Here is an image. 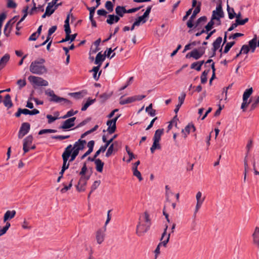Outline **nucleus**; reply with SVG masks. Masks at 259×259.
I'll list each match as a JSON object with an SVG mask.
<instances>
[{"label": "nucleus", "mask_w": 259, "mask_h": 259, "mask_svg": "<svg viewBox=\"0 0 259 259\" xmlns=\"http://www.w3.org/2000/svg\"><path fill=\"white\" fill-rule=\"evenodd\" d=\"M45 62V59L43 58L32 62L30 65V71L33 74L38 75H41L47 72V68L44 65H42Z\"/></svg>", "instance_id": "1"}, {"label": "nucleus", "mask_w": 259, "mask_h": 259, "mask_svg": "<svg viewBox=\"0 0 259 259\" xmlns=\"http://www.w3.org/2000/svg\"><path fill=\"white\" fill-rule=\"evenodd\" d=\"M45 94L51 97L49 99L50 102L55 103H61V102H64V103L66 104L67 105L71 106L72 105V102L70 100L57 96L55 94L54 91L50 89H48L45 91Z\"/></svg>", "instance_id": "2"}, {"label": "nucleus", "mask_w": 259, "mask_h": 259, "mask_svg": "<svg viewBox=\"0 0 259 259\" xmlns=\"http://www.w3.org/2000/svg\"><path fill=\"white\" fill-rule=\"evenodd\" d=\"M224 17V12L222 9L221 2L217 5L216 10L213 11L212 15V20H217L219 21V24H221L220 18Z\"/></svg>", "instance_id": "3"}, {"label": "nucleus", "mask_w": 259, "mask_h": 259, "mask_svg": "<svg viewBox=\"0 0 259 259\" xmlns=\"http://www.w3.org/2000/svg\"><path fill=\"white\" fill-rule=\"evenodd\" d=\"M147 225L143 223L141 220V217H140L139 222L136 228V234L139 236L143 235L146 233L150 229L147 228Z\"/></svg>", "instance_id": "4"}, {"label": "nucleus", "mask_w": 259, "mask_h": 259, "mask_svg": "<svg viewBox=\"0 0 259 259\" xmlns=\"http://www.w3.org/2000/svg\"><path fill=\"white\" fill-rule=\"evenodd\" d=\"M28 80L37 86H47L48 85V81L44 79L41 77L30 75L28 77Z\"/></svg>", "instance_id": "5"}, {"label": "nucleus", "mask_w": 259, "mask_h": 259, "mask_svg": "<svg viewBox=\"0 0 259 259\" xmlns=\"http://www.w3.org/2000/svg\"><path fill=\"white\" fill-rule=\"evenodd\" d=\"M30 128V125L28 122L22 123L18 133V138L22 139L29 132Z\"/></svg>", "instance_id": "6"}, {"label": "nucleus", "mask_w": 259, "mask_h": 259, "mask_svg": "<svg viewBox=\"0 0 259 259\" xmlns=\"http://www.w3.org/2000/svg\"><path fill=\"white\" fill-rule=\"evenodd\" d=\"M76 117H73L63 121L62 125L59 126V129L65 130L71 128L74 125V121Z\"/></svg>", "instance_id": "7"}, {"label": "nucleus", "mask_w": 259, "mask_h": 259, "mask_svg": "<svg viewBox=\"0 0 259 259\" xmlns=\"http://www.w3.org/2000/svg\"><path fill=\"white\" fill-rule=\"evenodd\" d=\"M70 152L69 151H66V152H63L62 157L63 159V165L62 167V169L63 170H66L69 168V161L68 162V160L70 157Z\"/></svg>", "instance_id": "8"}, {"label": "nucleus", "mask_w": 259, "mask_h": 259, "mask_svg": "<svg viewBox=\"0 0 259 259\" xmlns=\"http://www.w3.org/2000/svg\"><path fill=\"white\" fill-rule=\"evenodd\" d=\"M86 143L87 142L85 140L80 139L75 142L73 147H72V149L79 152V151L82 150L84 148Z\"/></svg>", "instance_id": "9"}, {"label": "nucleus", "mask_w": 259, "mask_h": 259, "mask_svg": "<svg viewBox=\"0 0 259 259\" xmlns=\"http://www.w3.org/2000/svg\"><path fill=\"white\" fill-rule=\"evenodd\" d=\"M222 41V37L219 36L217 37V38L213 41L212 43L213 48H212V51H213V53H211L209 56L210 58L213 57L216 55V51L219 49L220 47Z\"/></svg>", "instance_id": "10"}, {"label": "nucleus", "mask_w": 259, "mask_h": 259, "mask_svg": "<svg viewBox=\"0 0 259 259\" xmlns=\"http://www.w3.org/2000/svg\"><path fill=\"white\" fill-rule=\"evenodd\" d=\"M32 141L33 137L32 135L28 136L23 140V150L24 153H26L29 151V148L28 146L30 145L32 143Z\"/></svg>", "instance_id": "11"}, {"label": "nucleus", "mask_w": 259, "mask_h": 259, "mask_svg": "<svg viewBox=\"0 0 259 259\" xmlns=\"http://www.w3.org/2000/svg\"><path fill=\"white\" fill-rule=\"evenodd\" d=\"M66 151H68L70 152V158L69 160V162H72V161H74L75 160V158L76 157V156L79 154V152L72 149V146L71 144H70L67 146V147L65 149V150L64 152H66Z\"/></svg>", "instance_id": "12"}, {"label": "nucleus", "mask_w": 259, "mask_h": 259, "mask_svg": "<svg viewBox=\"0 0 259 259\" xmlns=\"http://www.w3.org/2000/svg\"><path fill=\"white\" fill-rule=\"evenodd\" d=\"M105 231L106 228L104 229H100L96 232V238L97 243L99 244H101L104 240Z\"/></svg>", "instance_id": "13"}, {"label": "nucleus", "mask_w": 259, "mask_h": 259, "mask_svg": "<svg viewBox=\"0 0 259 259\" xmlns=\"http://www.w3.org/2000/svg\"><path fill=\"white\" fill-rule=\"evenodd\" d=\"M87 184V182H86V180H83V177H81L79 180L77 185H76V190L78 192L84 191Z\"/></svg>", "instance_id": "14"}, {"label": "nucleus", "mask_w": 259, "mask_h": 259, "mask_svg": "<svg viewBox=\"0 0 259 259\" xmlns=\"http://www.w3.org/2000/svg\"><path fill=\"white\" fill-rule=\"evenodd\" d=\"M106 58V52H105L104 54L102 55L101 52H99L97 54L94 63L97 65V66L101 67L103 62L105 60Z\"/></svg>", "instance_id": "15"}, {"label": "nucleus", "mask_w": 259, "mask_h": 259, "mask_svg": "<svg viewBox=\"0 0 259 259\" xmlns=\"http://www.w3.org/2000/svg\"><path fill=\"white\" fill-rule=\"evenodd\" d=\"M114 120H108L107 121V125L108 126L107 131L109 134L114 133L116 129V123L114 122Z\"/></svg>", "instance_id": "16"}, {"label": "nucleus", "mask_w": 259, "mask_h": 259, "mask_svg": "<svg viewBox=\"0 0 259 259\" xmlns=\"http://www.w3.org/2000/svg\"><path fill=\"white\" fill-rule=\"evenodd\" d=\"M16 212L15 210H7L4 216V222L7 223V221L14 218L16 215Z\"/></svg>", "instance_id": "17"}, {"label": "nucleus", "mask_w": 259, "mask_h": 259, "mask_svg": "<svg viewBox=\"0 0 259 259\" xmlns=\"http://www.w3.org/2000/svg\"><path fill=\"white\" fill-rule=\"evenodd\" d=\"M120 18L117 15L109 14L108 15V19L106 20V22L109 25H112L114 23L118 22Z\"/></svg>", "instance_id": "18"}, {"label": "nucleus", "mask_w": 259, "mask_h": 259, "mask_svg": "<svg viewBox=\"0 0 259 259\" xmlns=\"http://www.w3.org/2000/svg\"><path fill=\"white\" fill-rule=\"evenodd\" d=\"M253 243L259 248V227H256L252 234Z\"/></svg>", "instance_id": "19"}, {"label": "nucleus", "mask_w": 259, "mask_h": 259, "mask_svg": "<svg viewBox=\"0 0 259 259\" xmlns=\"http://www.w3.org/2000/svg\"><path fill=\"white\" fill-rule=\"evenodd\" d=\"M140 217H141V219L143 218V220H144V223H145L147 225V229H150V226L151 225V219L150 218V215L149 214V213H148L147 211H145L144 214H143L142 216H141Z\"/></svg>", "instance_id": "20"}, {"label": "nucleus", "mask_w": 259, "mask_h": 259, "mask_svg": "<svg viewBox=\"0 0 259 259\" xmlns=\"http://www.w3.org/2000/svg\"><path fill=\"white\" fill-rule=\"evenodd\" d=\"M207 21V17L205 16L200 17L197 20L195 25V28H197V29H199L202 27V25L204 23H205Z\"/></svg>", "instance_id": "21"}, {"label": "nucleus", "mask_w": 259, "mask_h": 259, "mask_svg": "<svg viewBox=\"0 0 259 259\" xmlns=\"http://www.w3.org/2000/svg\"><path fill=\"white\" fill-rule=\"evenodd\" d=\"M191 129L192 130L193 132H195L196 131V128L192 123H188V124L185 127V129L182 130V133H184V132H186V133H185V138H186L187 135L190 134Z\"/></svg>", "instance_id": "22"}, {"label": "nucleus", "mask_w": 259, "mask_h": 259, "mask_svg": "<svg viewBox=\"0 0 259 259\" xmlns=\"http://www.w3.org/2000/svg\"><path fill=\"white\" fill-rule=\"evenodd\" d=\"M10 59V56L9 54H6L0 59V67L4 68L6 65L7 63L9 62Z\"/></svg>", "instance_id": "23"}, {"label": "nucleus", "mask_w": 259, "mask_h": 259, "mask_svg": "<svg viewBox=\"0 0 259 259\" xmlns=\"http://www.w3.org/2000/svg\"><path fill=\"white\" fill-rule=\"evenodd\" d=\"M100 68V67H99V66H94L93 68V69L90 71V72H93V78L96 81H97L99 80L100 76L101 74L102 71H100L99 72L98 75H97L98 72L99 71Z\"/></svg>", "instance_id": "24"}, {"label": "nucleus", "mask_w": 259, "mask_h": 259, "mask_svg": "<svg viewBox=\"0 0 259 259\" xmlns=\"http://www.w3.org/2000/svg\"><path fill=\"white\" fill-rule=\"evenodd\" d=\"M3 103L4 105L7 107L8 109L11 108L13 104L11 101V96L9 94H7L5 97V99L3 101Z\"/></svg>", "instance_id": "25"}, {"label": "nucleus", "mask_w": 259, "mask_h": 259, "mask_svg": "<svg viewBox=\"0 0 259 259\" xmlns=\"http://www.w3.org/2000/svg\"><path fill=\"white\" fill-rule=\"evenodd\" d=\"M164 130L163 128H159L157 130L154 134L153 140L159 142L161 140V137L163 133Z\"/></svg>", "instance_id": "26"}, {"label": "nucleus", "mask_w": 259, "mask_h": 259, "mask_svg": "<svg viewBox=\"0 0 259 259\" xmlns=\"http://www.w3.org/2000/svg\"><path fill=\"white\" fill-rule=\"evenodd\" d=\"M95 163L96 164V169L97 171L99 172H102L103 171L104 163L102 161L101 159L98 158L96 160Z\"/></svg>", "instance_id": "27"}, {"label": "nucleus", "mask_w": 259, "mask_h": 259, "mask_svg": "<svg viewBox=\"0 0 259 259\" xmlns=\"http://www.w3.org/2000/svg\"><path fill=\"white\" fill-rule=\"evenodd\" d=\"M96 100V99H92L90 98H89L87 102L83 105L81 110L82 111H85L90 105L95 102Z\"/></svg>", "instance_id": "28"}, {"label": "nucleus", "mask_w": 259, "mask_h": 259, "mask_svg": "<svg viewBox=\"0 0 259 259\" xmlns=\"http://www.w3.org/2000/svg\"><path fill=\"white\" fill-rule=\"evenodd\" d=\"M204 63H205V62H204V60L195 62L193 63L191 65L190 68H194L195 66H197V68H196V70L199 71L201 70V66Z\"/></svg>", "instance_id": "29"}, {"label": "nucleus", "mask_w": 259, "mask_h": 259, "mask_svg": "<svg viewBox=\"0 0 259 259\" xmlns=\"http://www.w3.org/2000/svg\"><path fill=\"white\" fill-rule=\"evenodd\" d=\"M210 72V69H207L205 70L202 73L201 75V82L202 84H204L207 82V75Z\"/></svg>", "instance_id": "30"}, {"label": "nucleus", "mask_w": 259, "mask_h": 259, "mask_svg": "<svg viewBox=\"0 0 259 259\" xmlns=\"http://www.w3.org/2000/svg\"><path fill=\"white\" fill-rule=\"evenodd\" d=\"M201 2H199L198 3V5L197 6H196V7L195 8V9H194V10L193 11V12L192 14V15L191 16L190 18L191 19H194L196 17V16L197 14H198L200 12V10H201Z\"/></svg>", "instance_id": "31"}, {"label": "nucleus", "mask_w": 259, "mask_h": 259, "mask_svg": "<svg viewBox=\"0 0 259 259\" xmlns=\"http://www.w3.org/2000/svg\"><path fill=\"white\" fill-rule=\"evenodd\" d=\"M122 96L121 97L119 101V104L120 105H124L126 104L131 103L134 102V100L133 97H130L125 99H122Z\"/></svg>", "instance_id": "32"}, {"label": "nucleus", "mask_w": 259, "mask_h": 259, "mask_svg": "<svg viewBox=\"0 0 259 259\" xmlns=\"http://www.w3.org/2000/svg\"><path fill=\"white\" fill-rule=\"evenodd\" d=\"M253 92V89L252 88L246 89L243 95V100H247L250 95Z\"/></svg>", "instance_id": "33"}, {"label": "nucleus", "mask_w": 259, "mask_h": 259, "mask_svg": "<svg viewBox=\"0 0 259 259\" xmlns=\"http://www.w3.org/2000/svg\"><path fill=\"white\" fill-rule=\"evenodd\" d=\"M227 10L228 13L229 18L230 19H233L235 17L236 15L234 9L232 8H230L229 5L227 4Z\"/></svg>", "instance_id": "34"}, {"label": "nucleus", "mask_w": 259, "mask_h": 259, "mask_svg": "<svg viewBox=\"0 0 259 259\" xmlns=\"http://www.w3.org/2000/svg\"><path fill=\"white\" fill-rule=\"evenodd\" d=\"M84 5L86 7L87 9L90 11L89 19H92L95 14V10L97 8V7H89L85 3H84Z\"/></svg>", "instance_id": "35"}, {"label": "nucleus", "mask_w": 259, "mask_h": 259, "mask_svg": "<svg viewBox=\"0 0 259 259\" xmlns=\"http://www.w3.org/2000/svg\"><path fill=\"white\" fill-rule=\"evenodd\" d=\"M191 56H192V58L195 60H198L202 57L197 49H194L191 51Z\"/></svg>", "instance_id": "36"}, {"label": "nucleus", "mask_w": 259, "mask_h": 259, "mask_svg": "<svg viewBox=\"0 0 259 259\" xmlns=\"http://www.w3.org/2000/svg\"><path fill=\"white\" fill-rule=\"evenodd\" d=\"M235 42L234 41L227 42L225 46L223 53L227 54L230 49L235 45Z\"/></svg>", "instance_id": "37"}, {"label": "nucleus", "mask_w": 259, "mask_h": 259, "mask_svg": "<svg viewBox=\"0 0 259 259\" xmlns=\"http://www.w3.org/2000/svg\"><path fill=\"white\" fill-rule=\"evenodd\" d=\"M133 175L135 177H137L140 181L143 180V178L141 176V172L138 170L136 167H133Z\"/></svg>", "instance_id": "38"}, {"label": "nucleus", "mask_w": 259, "mask_h": 259, "mask_svg": "<svg viewBox=\"0 0 259 259\" xmlns=\"http://www.w3.org/2000/svg\"><path fill=\"white\" fill-rule=\"evenodd\" d=\"M46 11L48 12L50 15L53 14L55 12L54 9V5L51 3H49L46 8Z\"/></svg>", "instance_id": "39"}, {"label": "nucleus", "mask_w": 259, "mask_h": 259, "mask_svg": "<svg viewBox=\"0 0 259 259\" xmlns=\"http://www.w3.org/2000/svg\"><path fill=\"white\" fill-rule=\"evenodd\" d=\"M213 20L211 19V20L207 23V24L205 26L206 33H207L213 27L214 24V22L213 21Z\"/></svg>", "instance_id": "40"}, {"label": "nucleus", "mask_w": 259, "mask_h": 259, "mask_svg": "<svg viewBox=\"0 0 259 259\" xmlns=\"http://www.w3.org/2000/svg\"><path fill=\"white\" fill-rule=\"evenodd\" d=\"M57 132V130L53 129H43L41 130L38 132V135H41L47 133H55Z\"/></svg>", "instance_id": "41"}, {"label": "nucleus", "mask_w": 259, "mask_h": 259, "mask_svg": "<svg viewBox=\"0 0 259 259\" xmlns=\"http://www.w3.org/2000/svg\"><path fill=\"white\" fill-rule=\"evenodd\" d=\"M72 182H73V179H71L69 185L68 186L67 185H65L64 184L63 185H64V187L61 189V192L62 193H65L67 191H68V190H69L71 187L72 186Z\"/></svg>", "instance_id": "42"}, {"label": "nucleus", "mask_w": 259, "mask_h": 259, "mask_svg": "<svg viewBox=\"0 0 259 259\" xmlns=\"http://www.w3.org/2000/svg\"><path fill=\"white\" fill-rule=\"evenodd\" d=\"M70 137V135H67V136L57 135V136H52L51 137L52 139H53L59 140H63L64 139H68Z\"/></svg>", "instance_id": "43"}, {"label": "nucleus", "mask_w": 259, "mask_h": 259, "mask_svg": "<svg viewBox=\"0 0 259 259\" xmlns=\"http://www.w3.org/2000/svg\"><path fill=\"white\" fill-rule=\"evenodd\" d=\"M17 6V4L13 0H7V6L8 8H16Z\"/></svg>", "instance_id": "44"}, {"label": "nucleus", "mask_w": 259, "mask_h": 259, "mask_svg": "<svg viewBox=\"0 0 259 259\" xmlns=\"http://www.w3.org/2000/svg\"><path fill=\"white\" fill-rule=\"evenodd\" d=\"M69 18H70V14H68L66 17V20H65L64 24V30H71L70 25H69Z\"/></svg>", "instance_id": "45"}, {"label": "nucleus", "mask_w": 259, "mask_h": 259, "mask_svg": "<svg viewBox=\"0 0 259 259\" xmlns=\"http://www.w3.org/2000/svg\"><path fill=\"white\" fill-rule=\"evenodd\" d=\"M105 8L109 12H111L113 10V5L110 1H107L105 3Z\"/></svg>", "instance_id": "46"}, {"label": "nucleus", "mask_w": 259, "mask_h": 259, "mask_svg": "<svg viewBox=\"0 0 259 259\" xmlns=\"http://www.w3.org/2000/svg\"><path fill=\"white\" fill-rule=\"evenodd\" d=\"M113 150H114V143L111 144L109 146V147L107 150V151L106 152V156L107 157H109L112 154Z\"/></svg>", "instance_id": "47"}, {"label": "nucleus", "mask_w": 259, "mask_h": 259, "mask_svg": "<svg viewBox=\"0 0 259 259\" xmlns=\"http://www.w3.org/2000/svg\"><path fill=\"white\" fill-rule=\"evenodd\" d=\"M259 104V96H257L256 99L254 101L250 107V110H253L255 109L258 104Z\"/></svg>", "instance_id": "48"}, {"label": "nucleus", "mask_w": 259, "mask_h": 259, "mask_svg": "<svg viewBox=\"0 0 259 259\" xmlns=\"http://www.w3.org/2000/svg\"><path fill=\"white\" fill-rule=\"evenodd\" d=\"M95 145V141L94 140H91L89 141L88 143V147H89V149L88 151H89L91 153L93 152L94 147Z\"/></svg>", "instance_id": "49"}, {"label": "nucleus", "mask_w": 259, "mask_h": 259, "mask_svg": "<svg viewBox=\"0 0 259 259\" xmlns=\"http://www.w3.org/2000/svg\"><path fill=\"white\" fill-rule=\"evenodd\" d=\"M250 47L246 45H244L242 46L240 51L243 54H247L249 51Z\"/></svg>", "instance_id": "50"}, {"label": "nucleus", "mask_w": 259, "mask_h": 259, "mask_svg": "<svg viewBox=\"0 0 259 259\" xmlns=\"http://www.w3.org/2000/svg\"><path fill=\"white\" fill-rule=\"evenodd\" d=\"M115 13L116 15L120 17H122L123 16V14L122 11L121 10L120 6H118L115 8Z\"/></svg>", "instance_id": "51"}, {"label": "nucleus", "mask_w": 259, "mask_h": 259, "mask_svg": "<svg viewBox=\"0 0 259 259\" xmlns=\"http://www.w3.org/2000/svg\"><path fill=\"white\" fill-rule=\"evenodd\" d=\"M87 171V164H86V162H84L83 164V166L82 167L81 171L79 172V174L81 177H83L84 175H85Z\"/></svg>", "instance_id": "52"}, {"label": "nucleus", "mask_w": 259, "mask_h": 259, "mask_svg": "<svg viewBox=\"0 0 259 259\" xmlns=\"http://www.w3.org/2000/svg\"><path fill=\"white\" fill-rule=\"evenodd\" d=\"M17 83L19 85V89H21L23 87L26 85V81L25 79H19L17 81Z\"/></svg>", "instance_id": "53"}, {"label": "nucleus", "mask_w": 259, "mask_h": 259, "mask_svg": "<svg viewBox=\"0 0 259 259\" xmlns=\"http://www.w3.org/2000/svg\"><path fill=\"white\" fill-rule=\"evenodd\" d=\"M100 184V181H95L91 186V192L95 190L98 187Z\"/></svg>", "instance_id": "54"}, {"label": "nucleus", "mask_w": 259, "mask_h": 259, "mask_svg": "<svg viewBox=\"0 0 259 259\" xmlns=\"http://www.w3.org/2000/svg\"><path fill=\"white\" fill-rule=\"evenodd\" d=\"M186 96V95L184 92L181 93V96L178 98L179 104L182 105L184 103Z\"/></svg>", "instance_id": "55"}, {"label": "nucleus", "mask_w": 259, "mask_h": 259, "mask_svg": "<svg viewBox=\"0 0 259 259\" xmlns=\"http://www.w3.org/2000/svg\"><path fill=\"white\" fill-rule=\"evenodd\" d=\"M170 233H169L167 236V238H166V239L164 240L162 242H160L158 245H160V246H161V245H163V246L164 247H166V245L167 244V243L169 242V238H170Z\"/></svg>", "instance_id": "56"}, {"label": "nucleus", "mask_w": 259, "mask_h": 259, "mask_svg": "<svg viewBox=\"0 0 259 259\" xmlns=\"http://www.w3.org/2000/svg\"><path fill=\"white\" fill-rule=\"evenodd\" d=\"M47 118L48 119V123H51L54 121H55L56 119H58L59 117H54L51 115L48 114L47 115Z\"/></svg>", "instance_id": "57"}, {"label": "nucleus", "mask_w": 259, "mask_h": 259, "mask_svg": "<svg viewBox=\"0 0 259 259\" xmlns=\"http://www.w3.org/2000/svg\"><path fill=\"white\" fill-rule=\"evenodd\" d=\"M244 34L241 33L237 32L230 35L229 38L230 39H236L237 37L243 36Z\"/></svg>", "instance_id": "58"}, {"label": "nucleus", "mask_w": 259, "mask_h": 259, "mask_svg": "<svg viewBox=\"0 0 259 259\" xmlns=\"http://www.w3.org/2000/svg\"><path fill=\"white\" fill-rule=\"evenodd\" d=\"M39 36L38 34H37L35 32L33 33L28 38L29 41H34L36 40L37 37Z\"/></svg>", "instance_id": "59"}, {"label": "nucleus", "mask_w": 259, "mask_h": 259, "mask_svg": "<svg viewBox=\"0 0 259 259\" xmlns=\"http://www.w3.org/2000/svg\"><path fill=\"white\" fill-rule=\"evenodd\" d=\"M152 8V6H149L147 8L146 11L143 14L144 17H146L147 18L149 17Z\"/></svg>", "instance_id": "60"}, {"label": "nucleus", "mask_w": 259, "mask_h": 259, "mask_svg": "<svg viewBox=\"0 0 259 259\" xmlns=\"http://www.w3.org/2000/svg\"><path fill=\"white\" fill-rule=\"evenodd\" d=\"M75 99H80L82 97V93L81 92H76L70 94Z\"/></svg>", "instance_id": "61"}, {"label": "nucleus", "mask_w": 259, "mask_h": 259, "mask_svg": "<svg viewBox=\"0 0 259 259\" xmlns=\"http://www.w3.org/2000/svg\"><path fill=\"white\" fill-rule=\"evenodd\" d=\"M237 23H238L239 25H244L246 23H247L248 21V18H246L244 19L240 20V19H236Z\"/></svg>", "instance_id": "62"}, {"label": "nucleus", "mask_w": 259, "mask_h": 259, "mask_svg": "<svg viewBox=\"0 0 259 259\" xmlns=\"http://www.w3.org/2000/svg\"><path fill=\"white\" fill-rule=\"evenodd\" d=\"M97 14L99 16H106L107 14V11L103 9L98 10L97 11Z\"/></svg>", "instance_id": "63"}, {"label": "nucleus", "mask_w": 259, "mask_h": 259, "mask_svg": "<svg viewBox=\"0 0 259 259\" xmlns=\"http://www.w3.org/2000/svg\"><path fill=\"white\" fill-rule=\"evenodd\" d=\"M152 146L155 148L156 150H160L161 148L160 144H159V142H157L156 141H153Z\"/></svg>", "instance_id": "64"}]
</instances>
